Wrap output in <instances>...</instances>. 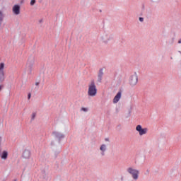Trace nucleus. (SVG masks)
<instances>
[{"mask_svg":"<svg viewBox=\"0 0 181 181\" xmlns=\"http://www.w3.org/2000/svg\"><path fill=\"white\" fill-rule=\"evenodd\" d=\"M88 97H95L97 95V86L94 80L91 81L88 85Z\"/></svg>","mask_w":181,"mask_h":181,"instance_id":"nucleus-1","label":"nucleus"},{"mask_svg":"<svg viewBox=\"0 0 181 181\" xmlns=\"http://www.w3.org/2000/svg\"><path fill=\"white\" fill-rule=\"evenodd\" d=\"M127 172L129 175H131L133 180L136 181L139 179V170L134 168L133 167H129L127 168Z\"/></svg>","mask_w":181,"mask_h":181,"instance_id":"nucleus-2","label":"nucleus"},{"mask_svg":"<svg viewBox=\"0 0 181 181\" xmlns=\"http://www.w3.org/2000/svg\"><path fill=\"white\" fill-rule=\"evenodd\" d=\"M35 64V57H30L27 62L26 68L28 74H31L32 70H33V65Z\"/></svg>","mask_w":181,"mask_h":181,"instance_id":"nucleus-3","label":"nucleus"},{"mask_svg":"<svg viewBox=\"0 0 181 181\" xmlns=\"http://www.w3.org/2000/svg\"><path fill=\"white\" fill-rule=\"evenodd\" d=\"M112 39H114V37L109 33H104L100 37V40H102L103 43H108V42H110V40H112Z\"/></svg>","mask_w":181,"mask_h":181,"instance_id":"nucleus-4","label":"nucleus"},{"mask_svg":"<svg viewBox=\"0 0 181 181\" xmlns=\"http://www.w3.org/2000/svg\"><path fill=\"white\" fill-rule=\"evenodd\" d=\"M129 84L132 87H134L136 86V84H138V75L136 74V73H134L130 76Z\"/></svg>","mask_w":181,"mask_h":181,"instance_id":"nucleus-5","label":"nucleus"},{"mask_svg":"<svg viewBox=\"0 0 181 181\" xmlns=\"http://www.w3.org/2000/svg\"><path fill=\"white\" fill-rule=\"evenodd\" d=\"M136 131L139 132L140 136H142V135H146V134H148V128H142L141 124L136 127Z\"/></svg>","mask_w":181,"mask_h":181,"instance_id":"nucleus-6","label":"nucleus"},{"mask_svg":"<svg viewBox=\"0 0 181 181\" xmlns=\"http://www.w3.org/2000/svg\"><path fill=\"white\" fill-rule=\"evenodd\" d=\"M52 135H53V136H54V138H57V139H58L59 144H60V141H62V139H63V138H64V134H63L62 132H57V131L53 132Z\"/></svg>","mask_w":181,"mask_h":181,"instance_id":"nucleus-7","label":"nucleus"},{"mask_svg":"<svg viewBox=\"0 0 181 181\" xmlns=\"http://www.w3.org/2000/svg\"><path fill=\"white\" fill-rule=\"evenodd\" d=\"M104 76V68L99 69L98 74V78L96 81L97 84H101L103 83V76Z\"/></svg>","mask_w":181,"mask_h":181,"instance_id":"nucleus-8","label":"nucleus"},{"mask_svg":"<svg viewBox=\"0 0 181 181\" xmlns=\"http://www.w3.org/2000/svg\"><path fill=\"white\" fill-rule=\"evenodd\" d=\"M107 144H101L100 146V156H104L107 152Z\"/></svg>","mask_w":181,"mask_h":181,"instance_id":"nucleus-9","label":"nucleus"},{"mask_svg":"<svg viewBox=\"0 0 181 181\" xmlns=\"http://www.w3.org/2000/svg\"><path fill=\"white\" fill-rule=\"evenodd\" d=\"M13 12L14 15H19L21 13V6L14 5L13 7Z\"/></svg>","mask_w":181,"mask_h":181,"instance_id":"nucleus-10","label":"nucleus"},{"mask_svg":"<svg viewBox=\"0 0 181 181\" xmlns=\"http://www.w3.org/2000/svg\"><path fill=\"white\" fill-rule=\"evenodd\" d=\"M122 93L121 91H119L117 95L115 96L114 99H113V104H117V103H118V101H119V100H121V95H122Z\"/></svg>","mask_w":181,"mask_h":181,"instance_id":"nucleus-11","label":"nucleus"},{"mask_svg":"<svg viewBox=\"0 0 181 181\" xmlns=\"http://www.w3.org/2000/svg\"><path fill=\"white\" fill-rule=\"evenodd\" d=\"M22 156L23 159H29L30 158V151L28 149L24 150Z\"/></svg>","mask_w":181,"mask_h":181,"instance_id":"nucleus-12","label":"nucleus"},{"mask_svg":"<svg viewBox=\"0 0 181 181\" xmlns=\"http://www.w3.org/2000/svg\"><path fill=\"white\" fill-rule=\"evenodd\" d=\"M1 158L3 159V160H6L8 159V151H4L1 153Z\"/></svg>","mask_w":181,"mask_h":181,"instance_id":"nucleus-13","label":"nucleus"},{"mask_svg":"<svg viewBox=\"0 0 181 181\" xmlns=\"http://www.w3.org/2000/svg\"><path fill=\"white\" fill-rule=\"evenodd\" d=\"M5 80V74L0 72V83H2Z\"/></svg>","mask_w":181,"mask_h":181,"instance_id":"nucleus-14","label":"nucleus"},{"mask_svg":"<svg viewBox=\"0 0 181 181\" xmlns=\"http://www.w3.org/2000/svg\"><path fill=\"white\" fill-rule=\"evenodd\" d=\"M4 69H5V64L4 62L0 63V72H4Z\"/></svg>","mask_w":181,"mask_h":181,"instance_id":"nucleus-15","label":"nucleus"},{"mask_svg":"<svg viewBox=\"0 0 181 181\" xmlns=\"http://www.w3.org/2000/svg\"><path fill=\"white\" fill-rule=\"evenodd\" d=\"M81 111H83L84 112H87V111H88V109L87 107H82L81 109Z\"/></svg>","mask_w":181,"mask_h":181,"instance_id":"nucleus-16","label":"nucleus"},{"mask_svg":"<svg viewBox=\"0 0 181 181\" xmlns=\"http://www.w3.org/2000/svg\"><path fill=\"white\" fill-rule=\"evenodd\" d=\"M30 4L31 6H33V5H35V4H36V0H31Z\"/></svg>","mask_w":181,"mask_h":181,"instance_id":"nucleus-17","label":"nucleus"},{"mask_svg":"<svg viewBox=\"0 0 181 181\" xmlns=\"http://www.w3.org/2000/svg\"><path fill=\"white\" fill-rule=\"evenodd\" d=\"M35 118H36V113H33L31 119L33 120V119H35Z\"/></svg>","mask_w":181,"mask_h":181,"instance_id":"nucleus-18","label":"nucleus"},{"mask_svg":"<svg viewBox=\"0 0 181 181\" xmlns=\"http://www.w3.org/2000/svg\"><path fill=\"white\" fill-rule=\"evenodd\" d=\"M3 88H4V85H0V91H1Z\"/></svg>","mask_w":181,"mask_h":181,"instance_id":"nucleus-19","label":"nucleus"},{"mask_svg":"<svg viewBox=\"0 0 181 181\" xmlns=\"http://www.w3.org/2000/svg\"><path fill=\"white\" fill-rule=\"evenodd\" d=\"M28 97V100H30V97H32V95L30 93H29Z\"/></svg>","mask_w":181,"mask_h":181,"instance_id":"nucleus-20","label":"nucleus"},{"mask_svg":"<svg viewBox=\"0 0 181 181\" xmlns=\"http://www.w3.org/2000/svg\"><path fill=\"white\" fill-rule=\"evenodd\" d=\"M139 21H140V22H142V21H144V18L140 17V18H139Z\"/></svg>","mask_w":181,"mask_h":181,"instance_id":"nucleus-21","label":"nucleus"},{"mask_svg":"<svg viewBox=\"0 0 181 181\" xmlns=\"http://www.w3.org/2000/svg\"><path fill=\"white\" fill-rule=\"evenodd\" d=\"M39 84H40V82H36V83H35V86H39Z\"/></svg>","mask_w":181,"mask_h":181,"instance_id":"nucleus-22","label":"nucleus"},{"mask_svg":"<svg viewBox=\"0 0 181 181\" xmlns=\"http://www.w3.org/2000/svg\"><path fill=\"white\" fill-rule=\"evenodd\" d=\"M181 43V39L178 40V44L180 45Z\"/></svg>","mask_w":181,"mask_h":181,"instance_id":"nucleus-23","label":"nucleus"},{"mask_svg":"<svg viewBox=\"0 0 181 181\" xmlns=\"http://www.w3.org/2000/svg\"><path fill=\"white\" fill-rule=\"evenodd\" d=\"M105 141H106L107 142H108V141H110V139H105Z\"/></svg>","mask_w":181,"mask_h":181,"instance_id":"nucleus-24","label":"nucleus"},{"mask_svg":"<svg viewBox=\"0 0 181 181\" xmlns=\"http://www.w3.org/2000/svg\"><path fill=\"white\" fill-rule=\"evenodd\" d=\"M0 16H2V12H0Z\"/></svg>","mask_w":181,"mask_h":181,"instance_id":"nucleus-25","label":"nucleus"},{"mask_svg":"<svg viewBox=\"0 0 181 181\" xmlns=\"http://www.w3.org/2000/svg\"><path fill=\"white\" fill-rule=\"evenodd\" d=\"M1 141H2V139L0 137V144H1Z\"/></svg>","mask_w":181,"mask_h":181,"instance_id":"nucleus-26","label":"nucleus"},{"mask_svg":"<svg viewBox=\"0 0 181 181\" xmlns=\"http://www.w3.org/2000/svg\"><path fill=\"white\" fill-rule=\"evenodd\" d=\"M40 22H42V20H40Z\"/></svg>","mask_w":181,"mask_h":181,"instance_id":"nucleus-27","label":"nucleus"}]
</instances>
